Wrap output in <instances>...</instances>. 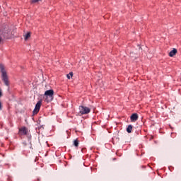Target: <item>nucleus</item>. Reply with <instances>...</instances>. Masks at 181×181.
Returning <instances> with one entry per match:
<instances>
[{
    "label": "nucleus",
    "mask_w": 181,
    "mask_h": 181,
    "mask_svg": "<svg viewBox=\"0 0 181 181\" xmlns=\"http://www.w3.org/2000/svg\"><path fill=\"white\" fill-rule=\"evenodd\" d=\"M54 94V91L52 89L45 91L44 94V97H45V100L47 103H50V101H52Z\"/></svg>",
    "instance_id": "obj_2"
},
{
    "label": "nucleus",
    "mask_w": 181,
    "mask_h": 181,
    "mask_svg": "<svg viewBox=\"0 0 181 181\" xmlns=\"http://www.w3.org/2000/svg\"><path fill=\"white\" fill-rule=\"evenodd\" d=\"M132 128H134L132 124L129 125L127 128V132H128V134H131V132H132Z\"/></svg>",
    "instance_id": "obj_8"
},
{
    "label": "nucleus",
    "mask_w": 181,
    "mask_h": 181,
    "mask_svg": "<svg viewBox=\"0 0 181 181\" xmlns=\"http://www.w3.org/2000/svg\"><path fill=\"white\" fill-rule=\"evenodd\" d=\"M40 107H42V101H38L35 105V109L33 110V114L36 115L39 111H40Z\"/></svg>",
    "instance_id": "obj_4"
},
{
    "label": "nucleus",
    "mask_w": 181,
    "mask_h": 181,
    "mask_svg": "<svg viewBox=\"0 0 181 181\" xmlns=\"http://www.w3.org/2000/svg\"><path fill=\"white\" fill-rule=\"evenodd\" d=\"M74 145L77 148V146H78V140H74Z\"/></svg>",
    "instance_id": "obj_11"
},
{
    "label": "nucleus",
    "mask_w": 181,
    "mask_h": 181,
    "mask_svg": "<svg viewBox=\"0 0 181 181\" xmlns=\"http://www.w3.org/2000/svg\"><path fill=\"white\" fill-rule=\"evenodd\" d=\"M68 80H70V77H73V72H70L69 74L66 75Z\"/></svg>",
    "instance_id": "obj_10"
},
{
    "label": "nucleus",
    "mask_w": 181,
    "mask_h": 181,
    "mask_svg": "<svg viewBox=\"0 0 181 181\" xmlns=\"http://www.w3.org/2000/svg\"><path fill=\"white\" fill-rule=\"evenodd\" d=\"M29 37H30V33H28L27 34H25V40H28Z\"/></svg>",
    "instance_id": "obj_9"
},
{
    "label": "nucleus",
    "mask_w": 181,
    "mask_h": 181,
    "mask_svg": "<svg viewBox=\"0 0 181 181\" xmlns=\"http://www.w3.org/2000/svg\"><path fill=\"white\" fill-rule=\"evenodd\" d=\"M90 111L91 109H90L89 107H87L86 106H79V114H81V115L90 114Z\"/></svg>",
    "instance_id": "obj_3"
},
{
    "label": "nucleus",
    "mask_w": 181,
    "mask_h": 181,
    "mask_svg": "<svg viewBox=\"0 0 181 181\" xmlns=\"http://www.w3.org/2000/svg\"><path fill=\"white\" fill-rule=\"evenodd\" d=\"M138 117H139L138 114L134 113L130 117V119H131L132 122H135V121H138Z\"/></svg>",
    "instance_id": "obj_5"
},
{
    "label": "nucleus",
    "mask_w": 181,
    "mask_h": 181,
    "mask_svg": "<svg viewBox=\"0 0 181 181\" xmlns=\"http://www.w3.org/2000/svg\"><path fill=\"white\" fill-rule=\"evenodd\" d=\"M20 134L21 135H27L28 134V129L26 127H22L21 129H19Z\"/></svg>",
    "instance_id": "obj_6"
},
{
    "label": "nucleus",
    "mask_w": 181,
    "mask_h": 181,
    "mask_svg": "<svg viewBox=\"0 0 181 181\" xmlns=\"http://www.w3.org/2000/svg\"><path fill=\"white\" fill-rule=\"evenodd\" d=\"M0 111H2V103L0 101Z\"/></svg>",
    "instance_id": "obj_13"
},
{
    "label": "nucleus",
    "mask_w": 181,
    "mask_h": 181,
    "mask_svg": "<svg viewBox=\"0 0 181 181\" xmlns=\"http://www.w3.org/2000/svg\"><path fill=\"white\" fill-rule=\"evenodd\" d=\"M2 42V37H0V43Z\"/></svg>",
    "instance_id": "obj_14"
},
{
    "label": "nucleus",
    "mask_w": 181,
    "mask_h": 181,
    "mask_svg": "<svg viewBox=\"0 0 181 181\" xmlns=\"http://www.w3.org/2000/svg\"><path fill=\"white\" fill-rule=\"evenodd\" d=\"M0 71L1 73V80L4 81L5 86L9 87V79L8 78V74L5 70V66L3 64H0Z\"/></svg>",
    "instance_id": "obj_1"
},
{
    "label": "nucleus",
    "mask_w": 181,
    "mask_h": 181,
    "mask_svg": "<svg viewBox=\"0 0 181 181\" xmlns=\"http://www.w3.org/2000/svg\"><path fill=\"white\" fill-rule=\"evenodd\" d=\"M40 0H31V4H36L37 2H39Z\"/></svg>",
    "instance_id": "obj_12"
},
{
    "label": "nucleus",
    "mask_w": 181,
    "mask_h": 181,
    "mask_svg": "<svg viewBox=\"0 0 181 181\" xmlns=\"http://www.w3.org/2000/svg\"><path fill=\"white\" fill-rule=\"evenodd\" d=\"M176 53H177V49L176 48H173V49L169 53L170 57H173V56H176Z\"/></svg>",
    "instance_id": "obj_7"
}]
</instances>
